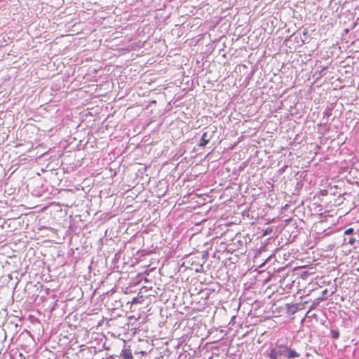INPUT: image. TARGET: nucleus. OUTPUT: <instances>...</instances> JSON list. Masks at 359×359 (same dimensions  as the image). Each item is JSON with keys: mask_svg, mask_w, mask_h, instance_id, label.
Segmentation results:
<instances>
[{"mask_svg": "<svg viewBox=\"0 0 359 359\" xmlns=\"http://www.w3.org/2000/svg\"><path fill=\"white\" fill-rule=\"evenodd\" d=\"M121 356L123 359H133V356L130 348H124L121 353Z\"/></svg>", "mask_w": 359, "mask_h": 359, "instance_id": "4", "label": "nucleus"}, {"mask_svg": "<svg viewBox=\"0 0 359 359\" xmlns=\"http://www.w3.org/2000/svg\"><path fill=\"white\" fill-rule=\"evenodd\" d=\"M286 356H287V359H292L299 357L300 354L288 347V352H287Z\"/></svg>", "mask_w": 359, "mask_h": 359, "instance_id": "5", "label": "nucleus"}, {"mask_svg": "<svg viewBox=\"0 0 359 359\" xmlns=\"http://www.w3.org/2000/svg\"><path fill=\"white\" fill-rule=\"evenodd\" d=\"M353 229L352 228H349L344 231V234L350 235L353 233Z\"/></svg>", "mask_w": 359, "mask_h": 359, "instance_id": "7", "label": "nucleus"}, {"mask_svg": "<svg viewBox=\"0 0 359 359\" xmlns=\"http://www.w3.org/2000/svg\"><path fill=\"white\" fill-rule=\"evenodd\" d=\"M354 241H355V239L352 237H350L348 241V243H350L351 245L353 244Z\"/></svg>", "mask_w": 359, "mask_h": 359, "instance_id": "8", "label": "nucleus"}, {"mask_svg": "<svg viewBox=\"0 0 359 359\" xmlns=\"http://www.w3.org/2000/svg\"><path fill=\"white\" fill-rule=\"evenodd\" d=\"M215 130H207L204 132L201 136V138L200 140V142L198 143V147H205L208 142L210 141L212 138H213Z\"/></svg>", "mask_w": 359, "mask_h": 359, "instance_id": "3", "label": "nucleus"}, {"mask_svg": "<svg viewBox=\"0 0 359 359\" xmlns=\"http://www.w3.org/2000/svg\"><path fill=\"white\" fill-rule=\"evenodd\" d=\"M325 309V316L328 320V324L331 329L332 337L334 339H337V330H334L337 317V304L334 302H328L327 304V307Z\"/></svg>", "mask_w": 359, "mask_h": 359, "instance_id": "1", "label": "nucleus"}, {"mask_svg": "<svg viewBox=\"0 0 359 359\" xmlns=\"http://www.w3.org/2000/svg\"><path fill=\"white\" fill-rule=\"evenodd\" d=\"M288 346L285 344H276L270 350L268 356L269 359H279L281 356H286Z\"/></svg>", "mask_w": 359, "mask_h": 359, "instance_id": "2", "label": "nucleus"}, {"mask_svg": "<svg viewBox=\"0 0 359 359\" xmlns=\"http://www.w3.org/2000/svg\"><path fill=\"white\" fill-rule=\"evenodd\" d=\"M195 271L198 273H202L203 272V265H200L198 268H196L195 269Z\"/></svg>", "mask_w": 359, "mask_h": 359, "instance_id": "6", "label": "nucleus"}]
</instances>
